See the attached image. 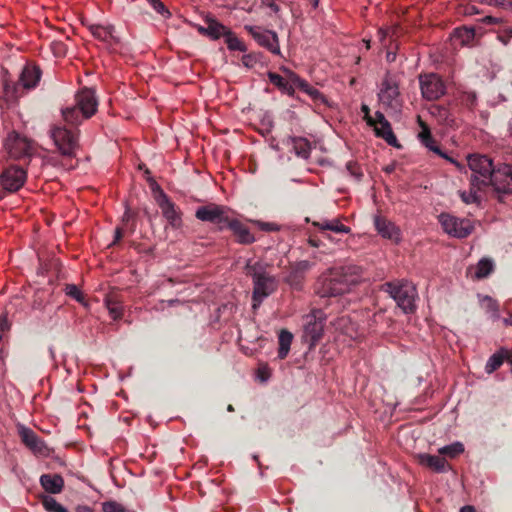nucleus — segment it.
<instances>
[{"instance_id":"f257e3e1","label":"nucleus","mask_w":512,"mask_h":512,"mask_svg":"<svg viewBox=\"0 0 512 512\" xmlns=\"http://www.w3.org/2000/svg\"><path fill=\"white\" fill-rule=\"evenodd\" d=\"M362 279V270L356 265L330 269L317 282L316 292L320 297H336L348 293Z\"/></svg>"},{"instance_id":"f03ea898","label":"nucleus","mask_w":512,"mask_h":512,"mask_svg":"<svg viewBox=\"0 0 512 512\" xmlns=\"http://www.w3.org/2000/svg\"><path fill=\"white\" fill-rule=\"evenodd\" d=\"M98 102L92 89L84 88L75 96V104L62 109L64 120L72 125L80 124L84 119L93 116L97 111Z\"/></svg>"},{"instance_id":"7ed1b4c3","label":"nucleus","mask_w":512,"mask_h":512,"mask_svg":"<svg viewBox=\"0 0 512 512\" xmlns=\"http://www.w3.org/2000/svg\"><path fill=\"white\" fill-rule=\"evenodd\" d=\"M246 273L253 278V308H257L276 288V280L267 274L260 263L246 264Z\"/></svg>"},{"instance_id":"20e7f679","label":"nucleus","mask_w":512,"mask_h":512,"mask_svg":"<svg viewBox=\"0 0 512 512\" xmlns=\"http://www.w3.org/2000/svg\"><path fill=\"white\" fill-rule=\"evenodd\" d=\"M468 166L472 174L470 184L478 190L490 185L492 174L496 166L492 159L486 155L472 154L468 156Z\"/></svg>"},{"instance_id":"39448f33","label":"nucleus","mask_w":512,"mask_h":512,"mask_svg":"<svg viewBox=\"0 0 512 512\" xmlns=\"http://www.w3.org/2000/svg\"><path fill=\"white\" fill-rule=\"evenodd\" d=\"M385 291L396 301L404 313H412L416 309V287L408 281L390 282L385 284Z\"/></svg>"},{"instance_id":"423d86ee","label":"nucleus","mask_w":512,"mask_h":512,"mask_svg":"<svg viewBox=\"0 0 512 512\" xmlns=\"http://www.w3.org/2000/svg\"><path fill=\"white\" fill-rule=\"evenodd\" d=\"M4 150L10 159L23 160L33 156L35 145L27 137L12 131L4 140Z\"/></svg>"},{"instance_id":"0eeeda50","label":"nucleus","mask_w":512,"mask_h":512,"mask_svg":"<svg viewBox=\"0 0 512 512\" xmlns=\"http://www.w3.org/2000/svg\"><path fill=\"white\" fill-rule=\"evenodd\" d=\"M41 77L39 67L34 65H26L19 78V84L4 82V96L8 101L16 100L19 97L20 86L24 89L36 87Z\"/></svg>"},{"instance_id":"6e6552de","label":"nucleus","mask_w":512,"mask_h":512,"mask_svg":"<svg viewBox=\"0 0 512 512\" xmlns=\"http://www.w3.org/2000/svg\"><path fill=\"white\" fill-rule=\"evenodd\" d=\"M195 217L200 221L215 224L219 231L226 229L230 220L228 209L214 203L198 207Z\"/></svg>"},{"instance_id":"1a4fd4ad","label":"nucleus","mask_w":512,"mask_h":512,"mask_svg":"<svg viewBox=\"0 0 512 512\" xmlns=\"http://www.w3.org/2000/svg\"><path fill=\"white\" fill-rule=\"evenodd\" d=\"M439 222L448 235L459 239L468 237L474 230V224L471 220L446 213L439 215Z\"/></svg>"},{"instance_id":"9d476101","label":"nucleus","mask_w":512,"mask_h":512,"mask_svg":"<svg viewBox=\"0 0 512 512\" xmlns=\"http://www.w3.org/2000/svg\"><path fill=\"white\" fill-rule=\"evenodd\" d=\"M51 138L53 139L58 150L64 156H73L78 149V136L72 131L62 126H53L50 130Z\"/></svg>"},{"instance_id":"9b49d317","label":"nucleus","mask_w":512,"mask_h":512,"mask_svg":"<svg viewBox=\"0 0 512 512\" xmlns=\"http://www.w3.org/2000/svg\"><path fill=\"white\" fill-rule=\"evenodd\" d=\"M380 103L387 109L397 112L401 108V99L397 83L386 76L378 93Z\"/></svg>"},{"instance_id":"f8f14e48","label":"nucleus","mask_w":512,"mask_h":512,"mask_svg":"<svg viewBox=\"0 0 512 512\" xmlns=\"http://www.w3.org/2000/svg\"><path fill=\"white\" fill-rule=\"evenodd\" d=\"M27 172L20 166L12 165L5 168L0 175V185L5 192L14 193L23 187Z\"/></svg>"},{"instance_id":"ddd939ff","label":"nucleus","mask_w":512,"mask_h":512,"mask_svg":"<svg viewBox=\"0 0 512 512\" xmlns=\"http://www.w3.org/2000/svg\"><path fill=\"white\" fill-rule=\"evenodd\" d=\"M419 83L422 96L428 101L437 100L445 94L446 86L441 77L435 73L420 75Z\"/></svg>"},{"instance_id":"4468645a","label":"nucleus","mask_w":512,"mask_h":512,"mask_svg":"<svg viewBox=\"0 0 512 512\" xmlns=\"http://www.w3.org/2000/svg\"><path fill=\"white\" fill-rule=\"evenodd\" d=\"M490 185L498 194H512V166L501 164L495 167Z\"/></svg>"},{"instance_id":"2eb2a0df","label":"nucleus","mask_w":512,"mask_h":512,"mask_svg":"<svg viewBox=\"0 0 512 512\" xmlns=\"http://www.w3.org/2000/svg\"><path fill=\"white\" fill-rule=\"evenodd\" d=\"M17 430L22 443L34 454L41 456L49 454V449L44 441L32 429L23 424H18Z\"/></svg>"},{"instance_id":"dca6fc26","label":"nucleus","mask_w":512,"mask_h":512,"mask_svg":"<svg viewBox=\"0 0 512 512\" xmlns=\"http://www.w3.org/2000/svg\"><path fill=\"white\" fill-rule=\"evenodd\" d=\"M87 27L93 37L105 43L109 49H114L121 43L120 37L116 34L115 27L111 24H88Z\"/></svg>"},{"instance_id":"f3484780","label":"nucleus","mask_w":512,"mask_h":512,"mask_svg":"<svg viewBox=\"0 0 512 512\" xmlns=\"http://www.w3.org/2000/svg\"><path fill=\"white\" fill-rule=\"evenodd\" d=\"M245 29L253 36L259 45L265 47L273 54H280L277 34L270 30H261L259 27L246 25Z\"/></svg>"},{"instance_id":"a211bd4d","label":"nucleus","mask_w":512,"mask_h":512,"mask_svg":"<svg viewBox=\"0 0 512 512\" xmlns=\"http://www.w3.org/2000/svg\"><path fill=\"white\" fill-rule=\"evenodd\" d=\"M157 203L169 225L174 229L181 228V212L163 191L157 197Z\"/></svg>"},{"instance_id":"6ab92c4d","label":"nucleus","mask_w":512,"mask_h":512,"mask_svg":"<svg viewBox=\"0 0 512 512\" xmlns=\"http://www.w3.org/2000/svg\"><path fill=\"white\" fill-rule=\"evenodd\" d=\"M323 329L324 322L322 320L317 319L315 315H307L303 332L304 341L307 342L310 347L315 346L322 337Z\"/></svg>"},{"instance_id":"aec40b11","label":"nucleus","mask_w":512,"mask_h":512,"mask_svg":"<svg viewBox=\"0 0 512 512\" xmlns=\"http://www.w3.org/2000/svg\"><path fill=\"white\" fill-rule=\"evenodd\" d=\"M422 131L419 133V138L421 142L427 147L430 151L436 153L440 157L448 160L452 164H454L458 169H461V164L456 161L455 159L449 157L445 152H443L439 146L437 145L436 141L432 138L429 128L421 123Z\"/></svg>"},{"instance_id":"412c9836","label":"nucleus","mask_w":512,"mask_h":512,"mask_svg":"<svg viewBox=\"0 0 512 512\" xmlns=\"http://www.w3.org/2000/svg\"><path fill=\"white\" fill-rule=\"evenodd\" d=\"M374 224L377 232L383 237L392 241L398 242L400 240V230L394 223L386 218L376 216Z\"/></svg>"},{"instance_id":"4be33fe9","label":"nucleus","mask_w":512,"mask_h":512,"mask_svg":"<svg viewBox=\"0 0 512 512\" xmlns=\"http://www.w3.org/2000/svg\"><path fill=\"white\" fill-rule=\"evenodd\" d=\"M417 459L420 465L437 473H442L449 469L447 461L439 455L421 453L417 455Z\"/></svg>"},{"instance_id":"5701e85b","label":"nucleus","mask_w":512,"mask_h":512,"mask_svg":"<svg viewBox=\"0 0 512 512\" xmlns=\"http://www.w3.org/2000/svg\"><path fill=\"white\" fill-rule=\"evenodd\" d=\"M227 228H229L233 232V234L237 238V241L240 244L248 245L255 242V237L253 236V234L240 221L230 218L227 224Z\"/></svg>"},{"instance_id":"b1692460","label":"nucleus","mask_w":512,"mask_h":512,"mask_svg":"<svg viewBox=\"0 0 512 512\" xmlns=\"http://www.w3.org/2000/svg\"><path fill=\"white\" fill-rule=\"evenodd\" d=\"M40 483L51 494L60 493L64 487V480L59 474H44L40 477Z\"/></svg>"},{"instance_id":"393cba45","label":"nucleus","mask_w":512,"mask_h":512,"mask_svg":"<svg viewBox=\"0 0 512 512\" xmlns=\"http://www.w3.org/2000/svg\"><path fill=\"white\" fill-rule=\"evenodd\" d=\"M374 127V131L377 137L384 139L390 146L400 148L401 145L398 143V140L393 133L392 127L388 120L380 123L372 125Z\"/></svg>"},{"instance_id":"a878e982","label":"nucleus","mask_w":512,"mask_h":512,"mask_svg":"<svg viewBox=\"0 0 512 512\" xmlns=\"http://www.w3.org/2000/svg\"><path fill=\"white\" fill-rule=\"evenodd\" d=\"M495 268L494 261L491 258L484 257L478 263L469 269V272L474 271L473 279L481 280L488 277Z\"/></svg>"},{"instance_id":"bb28decb","label":"nucleus","mask_w":512,"mask_h":512,"mask_svg":"<svg viewBox=\"0 0 512 512\" xmlns=\"http://www.w3.org/2000/svg\"><path fill=\"white\" fill-rule=\"evenodd\" d=\"M292 82L303 92L308 94L314 101L325 102L324 95L316 88L312 87L307 81L291 73Z\"/></svg>"},{"instance_id":"cd10ccee","label":"nucleus","mask_w":512,"mask_h":512,"mask_svg":"<svg viewBox=\"0 0 512 512\" xmlns=\"http://www.w3.org/2000/svg\"><path fill=\"white\" fill-rule=\"evenodd\" d=\"M313 226L319 228L320 230H329L335 233H342V234H348L350 233V228L348 226H345L340 222L339 219L335 218L332 220H321V221H314Z\"/></svg>"},{"instance_id":"c85d7f7f","label":"nucleus","mask_w":512,"mask_h":512,"mask_svg":"<svg viewBox=\"0 0 512 512\" xmlns=\"http://www.w3.org/2000/svg\"><path fill=\"white\" fill-rule=\"evenodd\" d=\"M293 340V334L288 330H281L278 335V358L285 359L290 351V346Z\"/></svg>"},{"instance_id":"c756f323","label":"nucleus","mask_w":512,"mask_h":512,"mask_svg":"<svg viewBox=\"0 0 512 512\" xmlns=\"http://www.w3.org/2000/svg\"><path fill=\"white\" fill-rule=\"evenodd\" d=\"M105 306L109 311L110 316L117 320L122 317L123 315V306L121 304V301L118 299L116 295H108L106 296L105 300Z\"/></svg>"},{"instance_id":"7c9ffc66","label":"nucleus","mask_w":512,"mask_h":512,"mask_svg":"<svg viewBox=\"0 0 512 512\" xmlns=\"http://www.w3.org/2000/svg\"><path fill=\"white\" fill-rule=\"evenodd\" d=\"M478 298H479L481 307L487 313H490L494 319H499L500 315H499L498 302L488 295H485V296L478 295Z\"/></svg>"},{"instance_id":"2f4dec72","label":"nucleus","mask_w":512,"mask_h":512,"mask_svg":"<svg viewBox=\"0 0 512 512\" xmlns=\"http://www.w3.org/2000/svg\"><path fill=\"white\" fill-rule=\"evenodd\" d=\"M229 29L217 21H211L208 23L205 32L213 39H218L221 36H226Z\"/></svg>"},{"instance_id":"473e14b6","label":"nucleus","mask_w":512,"mask_h":512,"mask_svg":"<svg viewBox=\"0 0 512 512\" xmlns=\"http://www.w3.org/2000/svg\"><path fill=\"white\" fill-rule=\"evenodd\" d=\"M438 452L440 455L454 458L464 452V445L461 442H454L452 444L441 447Z\"/></svg>"},{"instance_id":"72a5a7b5","label":"nucleus","mask_w":512,"mask_h":512,"mask_svg":"<svg viewBox=\"0 0 512 512\" xmlns=\"http://www.w3.org/2000/svg\"><path fill=\"white\" fill-rule=\"evenodd\" d=\"M469 191H460L459 195L462 201L466 204H477L479 205L481 203V197L478 194L480 190L477 189V187H474L470 184Z\"/></svg>"},{"instance_id":"f704fd0d","label":"nucleus","mask_w":512,"mask_h":512,"mask_svg":"<svg viewBox=\"0 0 512 512\" xmlns=\"http://www.w3.org/2000/svg\"><path fill=\"white\" fill-rule=\"evenodd\" d=\"M293 147L295 150V153L302 157V158H308L310 155V145L309 142L304 138H295L293 140Z\"/></svg>"},{"instance_id":"c9c22d12","label":"nucleus","mask_w":512,"mask_h":512,"mask_svg":"<svg viewBox=\"0 0 512 512\" xmlns=\"http://www.w3.org/2000/svg\"><path fill=\"white\" fill-rule=\"evenodd\" d=\"M226 44L229 50L245 52L247 50L245 44L236 37L230 30L226 34Z\"/></svg>"},{"instance_id":"e433bc0d","label":"nucleus","mask_w":512,"mask_h":512,"mask_svg":"<svg viewBox=\"0 0 512 512\" xmlns=\"http://www.w3.org/2000/svg\"><path fill=\"white\" fill-rule=\"evenodd\" d=\"M504 358H506V354L503 355L502 353H495L493 354L487 361L485 365V371L488 374L493 373L495 370H497L503 363Z\"/></svg>"},{"instance_id":"4c0bfd02","label":"nucleus","mask_w":512,"mask_h":512,"mask_svg":"<svg viewBox=\"0 0 512 512\" xmlns=\"http://www.w3.org/2000/svg\"><path fill=\"white\" fill-rule=\"evenodd\" d=\"M268 78L270 80V82L275 85L276 87H278L280 90H282L283 92H290V90L292 89L291 85L288 83L287 80H285L281 75L277 74V73H274V72H269L268 73Z\"/></svg>"},{"instance_id":"58836bf2","label":"nucleus","mask_w":512,"mask_h":512,"mask_svg":"<svg viewBox=\"0 0 512 512\" xmlns=\"http://www.w3.org/2000/svg\"><path fill=\"white\" fill-rule=\"evenodd\" d=\"M42 504L44 508L49 512H68L64 506L58 503L56 499L51 496L43 497Z\"/></svg>"},{"instance_id":"ea45409f","label":"nucleus","mask_w":512,"mask_h":512,"mask_svg":"<svg viewBox=\"0 0 512 512\" xmlns=\"http://www.w3.org/2000/svg\"><path fill=\"white\" fill-rule=\"evenodd\" d=\"M455 36L461 40L462 44H468L474 39L475 29L473 27H461L455 30Z\"/></svg>"},{"instance_id":"a19ab883","label":"nucleus","mask_w":512,"mask_h":512,"mask_svg":"<svg viewBox=\"0 0 512 512\" xmlns=\"http://www.w3.org/2000/svg\"><path fill=\"white\" fill-rule=\"evenodd\" d=\"M65 294L73 299H75L77 302L86 305L84 296L77 285L75 284H67L65 286Z\"/></svg>"},{"instance_id":"79ce46f5","label":"nucleus","mask_w":512,"mask_h":512,"mask_svg":"<svg viewBox=\"0 0 512 512\" xmlns=\"http://www.w3.org/2000/svg\"><path fill=\"white\" fill-rule=\"evenodd\" d=\"M512 38V26H505L497 31V39L503 44L508 45Z\"/></svg>"},{"instance_id":"37998d69","label":"nucleus","mask_w":512,"mask_h":512,"mask_svg":"<svg viewBox=\"0 0 512 512\" xmlns=\"http://www.w3.org/2000/svg\"><path fill=\"white\" fill-rule=\"evenodd\" d=\"M147 2L157 13L166 18L170 17V12L160 0H147Z\"/></svg>"},{"instance_id":"c03bdc74","label":"nucleus","mask_w":512,"mask_h":512,"mask_svg":"<svg viewBox=\"0 0 512 512\" xmlns=\"http://www.w3.org/2000/svg\"><path fill=\"white\" fill-rule=\"evenodd\" d=\"M262 231L274 232L279 231L280 226L272 222L255 221L254 222Z\"/></svg>"},{"instance_id":"a18cd8bd","label":"nucleus","mask_w":512,"mask_h":512,"mask_svg":"<svg viewBox=\"0 0 512 512\" xmlns=\"http://www.w3.org/2000/svg\"><path fill=\"white\" fill-rule=\"evenodd\" d=\"M346 169L349 171L350 175L353 176L356 180L361 179L362 172L356 163H353V162L347 163Z\"/></svg>"},{"instance_id":"49530a36","label":"nucleus","mask_w":512,"mask_h":512,"mask_svg":"<svg viewBox=\"0 0 512 512\" xmlns=\"http://www.w3.org/2000/svg\"><path fill=\"white\" fill-rule=\"evenodd\" d=\"M103 512H123V508L120 504L110 501L103 503Z\"/></svg>"},{"instance_id":"de8ad7c7","label":"nucleus","mask_w":512,"mask_h":512,"mask_svg":"<svg viewBox=\"0 0 512 512\" xmlns=\"http://www.w3.org/2000/svg\"><path fill=\"white\" fill-rule=\"evenodd\" d=\"M311 263L307 260L300 261L296 264V272L304 273L311 268Z\"/></svg>"},{"instance_id":"09e8293b","label":"nucleus","mask_w":512,"mask_h":512,"mask_svg":"<svg viewBox=\"0 0 512 512\" xmlns=\"http://www.w3.org/2000/svg\"><path fill=\"white\" fill-rule=\"evenodd\" d=\"M362 112L364 113V119L366 120L367 124L370 126V125H374L375 124V120L373 117L370 116L369 112H370V109L367 105H362V108H361Z\"/></svg>"},{"instance_id":"8fccbe9b","label":"nucleus","mask_w":512,"mask_h":512,"mask_svg":"<svg viewBox=\"0 0 512 512\" xmlns=\"http://www.w3.org/2000/svg\"><path fill=\"white\" fill-rule=\"evenodd\" d=\"M483 22L486 24H498L502 22V19L492 16H486L483 18Z\"/></svg>"},{"instance_id":"3c124183","label":"nucleus","mask_w":512,"mask_h":512,"mask_svg":"<svg viewBox=\"0 0 512 512\" xmlns=\"http://www.w3.org/2000/svg\"><path fill=\"white\" fill-rule=\"evenodd\" d=\"M123 233H124V231H123V228H122V227H117V228L115 229V235H114V241H113V244H115L116 242H118V241L122 238Z\"/></svg>"},{"instance_id":"603ef678","label":"nucleus","mask_w":512,"mask_h":512,"mask_svg":"<svg viewBox=\"0 0 512 512\" xmlns=\"http://www.w3.org/2000/svg\"><path fill=\"white\" fill-rule=\"evenodd\" d=\"M374 120H375V123H376V124H380V123H382V122L386 121L387 119L385 118V116H384V114H383L382 112L377 111V112L375 113V118H374Z\"/></svg>"},{"instance_id":"864d4df0","label":"nucleus","mask_w":512,"mask_h":512,"mask_svg":"<svg viewBox=\"0 0 512 512\" xmlns=\"http://www.w3.org/2000/svg\"><path fill=\"white\" fill-rule=\"evenodd\" d=\"M267 6H268V7H269V8H270L274 13H278V12H279V10H280L279 6H278L275 2H273V1L268 2V3H267Z\"/></svg>"},{"instance_id":"5fc2aeb1","label":"nucleus","mask_w":512,"mask_h":512,"mask_svg":"<svg viewBox=\"0 0 512 512\" xmlns=\"http://www.w3.org/2000/svg\"><path fill=\"white\" fill-rule=\"evenodd\" d=\"M75 512H93V510L88 506L80 505L76 507Z\"/></svg>"},{"instance_id":"6e6d98bb","label":"nucleus","mask_w":512,"mask_h":512,"mask_svg":"<svg viewBox=\"0 0 512 512\" xmlns=\"http://www.w3.org/2000/svg\"><path fill=\"white\" fill-rule=\"evenodd\" d=\"M131 217H132L131 212L129 211V209H126V211L124 212V214L122 216V222L127 223L131 219Z\"/></svg>"},{"instance_id":"4d7b16f0","label":"nucleus","mask_w":512,"mask_h":512,"mask_svg":"<svg viewBox=\"0 0 512 512\" xmlns=\"http://www.w3.org/2000/svg\"><path fill=\"white\" fill-rule=\"evenodd\" d=\"M460 512H476L475 508L471 505L464 506L460 509Z\"/></svg>"},{"instance_id":"13d9d810","label":"nucleus","mask_w":512,"mask_h":512,"mask_svg":"<svg viewBox=\"0 0 512 512\" xmlns=\"http://www.w3.org/2000/svg\"><path fill=\"white\" fill-rule=\"evenodd\" d=\"M387 31L386 30H383V29H380L379 32H378V36L380 38V41H384V39L386 38L387 36Z\"/></svg>"},{"instance_id":"bf43d9fd","label":"nucleus","mask_w":512,"mask_h":512,"mask_svg":"<svg viewBox=\"0 0 512 512\" xmlns=\"http://www.w3.org/2000/svg\"><path fill=\"white\" fill-rule=\"evenodd\" d=\"M506 359L512 365V352L506 351Z\"/></svg>"},{"instance_id":"052dcab7","label":"nucleus","mask_w":512,"mask_h":512,"mask_svg":"<svg viewBox=\"0 0 512 512\" xmlns=\"http://www.w3.org/2000/svg\"><path fill=\"white\" fill-rule=\"evenodd\" d=\"M508 132H509V136L512 137V118L509 120V123H508Z\"/></svg>"},{"instance_id":"680f3d73","label":"nucleus","mask_w":512,"mask_h":512,"mask_svg":"<svg viewBox=\"0 0 512 512\" xmlns=\"http://www.w3.org/2000/svg\"><path fill=\"white\" fill-rule=\"evenodd\" d=\"M309 243L313 247H318L319 246V243L317 241H315V240H312V239L309 240Z\"/></svg>"},{"instance_id":"e2e57ef3","label":"nucleus","mask_w":512,"mask_h":512,"mask_svg":"<svg viewBox=\"0 0 512 512\" xmlns=\"http://www.w3.org/2000/svg\"><path fill=\"white\" fill-rule=\"evenodd\" d=\"M319 6V0H312V7L316 9Z\"/></svg>"},{"instance_id":"0e129e2a","label":"nucleus","mask_w":512,"mask_h":512,"mask_svg":"<svg viewBox=\"0 0 512 512\" xmlns=\"http://www.w3.org/2000/svg\"><path fill=\"white\" fill-rule=\"evenodd\" d=\"M395 59V55H392L391 53H387V60L393 61Z\"/></svg>"},{"instance_id":"69168bd1","label":"nucleus","mask_w":512,"mask_h":512,"mask_svg":"<svg viewBox=\"0 0 512 512\" xmlns=\"http://www.w3.org/2000/svg\"><path fill=\"white\" fill-rule=\"evenodd\" d=\"M178 302H179V301H178L177 299H173V300H169V301H167V303H168V305H169V306H172V305H174L175 303H178Z\"/></svg>"},{"instance_id":"338daca9","label":"nucleus","mask_w":512,"mask_h":512,"mask_svg":"<svg viewBox=\"0 0 512 512\" xmlns=\"http://www.w3.org/2000/svg\"><path fill=\"white\" fill-rule=\"evenodd\" d=\"M227 411L233 412L234 411V407L231 404H229L228 407H227Z\"/></svg>"},{"instance_id":"774afa93","label":"nucleus","mask_w":512,"mask_h":512,"mask_svg":"<svg viewBox=\"0 0 512 512\" xmlns=\"http://www.w3.org/2000/svg\"><path fill=\"white\" fill-rule=\"evenodd\" d=\"M365 45H366V49H369L370 48V41L369 40H363Z\"/></svg>"}]
</instances>
